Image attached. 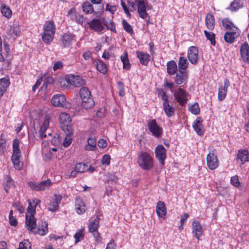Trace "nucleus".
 <instances>
[{
  "instance_id": "f257e3e1",
  "label": "nucleus",
  "mask_w": 249,
  "mask_h": 249,
  "mask_svg": "<svg viewBox=\"0 0 249 249\" xmlns=\"http://www.w3.org/2000/svg\"><path fill=\"white\" fill-rule=\"evenodd\" d=\"M81 99V107L86 109H89L94 106V102L91 97V92L86 87H82L79 91Z\"/></svg>"
},
{
  "instance_id": "f03ea898",
  "label": "nucleus",
  "mask_w": 249,
  "mask_h": 249,
  "mask_svg": "<svg viewBox=\"0 0 249 249\" xmlns=\"http://www.w3.org/2000/svg\"><path fill=\"white\" fill-rule=\"evenodd\" d=\"M137 163L143 170H149L153 167V158L146 152H141L137 158Z\"/></svg>"
},
{
  "instance_id": "7ed1b4c3",
  "label": "nucleus",
  "mask_w": 249,
  "mask_h": 249,
  "mask_svg": "<svg viewBox=\"0 0 249 249\" xmlns=\"http://www.w3.org/2000/svg\"><path fill=\"white\" fill-rule=\"evenodd\" d=\"M13 154L11 160L16 169L20 170L22 166L20 164L19 159L21 157V151L19 149V141L15 139L13 142Z\"/></svg>"
},
{
  "instance_id": "20e7f679",
  "label": "nucleus",
  "mask_w": 249,
  "mask_h": 249,
  "mask_svg": "<svg viewBox=\"0 0 249 249\" xmlns=\"http://www.w3.org/2000/svg\"><path fill=\"white\" fill-rule=\"evenodd\" d=\"M59 118L62 130L67 135L72 134L71 119L70 116L65 112H62L59 115Z\"/></svg>"
},
{
  "instance_id": "39448f33",
  "label": "nucleus",
  "mask_w": 249,
  "mask_h": 249,
  "mask_svg": "<svg viewBox=\"0 0 249 249\" xmlns=\"http://www.w3.org/2000/svg\"><path fill=\"white\" fill-rule=\"evenodd\" d=\"M207 166L210 170H214L218 166L216 152L213 147L209 148V153L206 158Z\"/></svg>"
},
{
  "instance_id": "423d86ee",
  "label": "nucleus",
  "mask_w": 249,
  "mask_h": 249,
  "mask_svg": "<svg viewBox=\"0 0 249 249\" xmlns=\"http://www.w3.org/2000/svg\"><path fill=\"white\" fill-rule=\"evenodd\" d=\"M51 103L53 106L56 107H63L66 108L71 107V104L66 101L65 96L60 94L53 95L51 99Z\"/></svg>"
},
{
  "instance_id": "0eeeda50",
  "label": "nucleus",
  "mask_w": 249,
  "mask_h": 249,
  "mask_svg": "<svg viewBox=\"0 0 249 249\" xmlns=\"http://www.w3.org/2000/svg\"><path fill=\"white\" fill-rule=\"evenodd\" d=\"M147 124L152 135L158 138L161 137L163 133L162 128L158 125L155 119L148 121Z\"/></svg>"
},
{
  "instance_id": "6e6552de",
  "label": "nucleus",
  "mask_w": 249,
  "mask_h": 249,
  "mask_svg": "<svg viewBox=\"0 0 249 249\" xmlns=\"http://www.w3.org/2000/svg\"><path fill=\"white\" fill-rule=\"evenodd\" d=\"M188 95V93L180 87L174 92L175 100L181 106H183L187 103Z\"/></svg>"
},
{
  "instance_id": "1a4fd4ad",
  "label": "nucleus",
  "mask_w": 249,
  "mask_h": 249,
  "mask_svg": "<svg viewBox=\"0 0 249 249\" xmlns=\"http://www.w3.org/2000/svg\"><path fill=\"white\" fill-rule=\"evenodd\" d=\"M187 58L190 62L194 65L197 64L199 60L198 50L196 46L190 47L187 51Z\"/></svg>"
},
{
  "instance_id": "9d476101",
  "label": "nucleus",
  "mask_w": 249,
  "mask_h": 249,
  "mask_svg": "<svg viewBox=\"0 0 249 249\" xmlns=\"http://www.w3.org/2000/svg\"><path fill=\"white\" fill-rule=\"evenodd\" d=\"M137 5V11L140 17L142 19L149 18V17L146 12V6L147 3L144 0H134Z\"/></svg>"
},
{
  "instance_id": "9b49d317",
  "label": "nucleus",
  "mask_w": 249,
  "mask_h": 249,
  "mask_svg": "<svg viewBox=\"0 0 249 249\" xmlns=\"http://www.w3.org/2000/svg\"><path fill=\"white\" fill-rule=\"evenodd\" d=\"M188 74L186 71H178L174 77L175 83L177 85H181L180 87H184L187 83Z\"/></svg>"
},
{
  "instance_id": "f8f14e48",
  "label": "nucleus",
  "mask_w": 249,
  "mask_h": 249,
  "mask_svg": "<svg viewBox=\"0 0 249 249\" xmlns=\"http://www.w3.org/2000/svg\"><path fill=\"white\" fill-rule=\"evenodd\" d=\"M51 185L52 182L49 179L42 181L39 183H34L33 182L29 183L30 188L37 191L45 190L48 188Z\"/></svg>"
},
{
  "instance_id": "ddd939ff",
  "label": "nucleus",
  "mask_w": 249,
  "mask_h": 249,
  "mask_svg": "<svg viewBox=\"0 0 249 249\" xmlns=\"http://www.w3.org/2000/svg\"><path fill=\"white\" fill-rule=\"evenodd\" d=\"M166 150L165 147L161 144L158 145L155 149L156 158L162 165L164 164V160L166 158Z\"/></svg>"
},
{
  "instance_id": "4468645a",
  "label": "nucleus",
  "mask_w": 249,
  "mask_h": 249,
  "mask_svg": "<svg viewBox=\"0 0 249 249\" xmlns=\"http://www.w3.org/2000/svg\"><path fill=\"white\" fill-rule=\"evenodd\" d=\"M230 86L229 81L226 79L224 81V85H220L218 88V99L220 101H223L226 97L227 89Z\"/></svg>"
},
{
  "instance_id": "2eb2a0df",
  "label": "nucleus",
  "mask_w": 249,
  "mask_h": 249,
  "mask_svg": "<svg viewBox=\"0 0 249 249\" xmlns=\"http://www.w3.org/2000/svg\"><path fill=\"white\" fill-rule=\"evenodd\" d=\"M89 27L97 32H101L104 29L101 21L99 19L94 18L88 23Z\"/></svg>"
},
{
  "instance_id": "dca6fc26",
  "label": "nucleus",
  "mask_w": 249,
  "mask_h": 249,
  "mask_svg": "<svg viewBox=\"0 0 249 249\" xmlns=\"http://www.w3.org/2000/svg\"><path fill=\"white\" fill-rule=\"evenodd\" d=\"M36 220L34 215L26 214L25 224L29 231H32L36 228Z\"/></svg>"
},
{
  "instance_id": "f3484780",
  "label": "nucleus",
  "mask_w": 249,
  "mask_h": 249,
  "mask_svg": "<svg viewBox=\"0 0 249 249\" xmlns=\"http://www.w3.org/2000/svg\"><path fill=\"white\" fill-rule=\"evenodd\" d=\"M156 211L158 216L162 218H165L166 214V208L164 203L159 201L157 203Z\"/></svg>"
},
{
  "instance_id": "a211bd4d",
  "label": "nucleus",
  "mask_w": 249,
  "mask_h": 249,
  "mask_svg": "<svg viewBox=\"0 0 249 249\" xmlns=\"http://www.w3.org/2000/svg\"><path fill=\"white\" fill-rule=\"evenodd\" d=\"M193 233L198 239L203 234V229L200 223L197 220H194L192 224Z\"/></svg>"
},
{
  "instance_id": "6ab92c4d",
  "label": "nucleus",
  "mask_w": 249,
  "mask_h": 249,
  "mask_svg": "<svg viewBox=\"0 0 249 249\" xmlns=\"http://www.w3.org/2000/svg\"><path fill=\"white\" fill-rule=\"evenodd\" d=\"M62 197L60 196H54V198L50 202L48 205V210L52 212L58 209L59 204L60 203Z\"/></svg>"
},
{
  "instance_id": "aec40b11",
  "label": "nucleus",
  "mask_w": 249,
  "mask_h": 249,
  "mask_svg": "<svg viewBox=\"0 0 249 249\" xmlns=\"http://www.w3.org/2000/svg\"><path fill=\"white\" fill-rule=\"evenodd\" d=\"M49 123L50 117L49 116L46 115L44 117L43 123L39 131V137L42 139L46 137V134H45V133L49 126Z\"/></svg>"
},
{
  "instance_id": "412c9836",
  "label": "nucleus",
  "mask_w": 249,
  "mask_h": 249,
  "mask_svg": "<svg viewBox=\"0 0 249 249\" xmlns=\"http://www.w3.org/2000/svg\"><path fill=\"white\" fill-rule=\"evenodd\" d=\"M240 53L243 61L249 63V45L247 42H246L241 45Z\"/></svg>"
},
{
  "instance_id": "4be33fe9",
  "label": "nucleus",
  "mask_w": 249,
  "mask_h": 249,
  "mask_svg": "<svg viewBox=\"0 0 249 249\" xmlns=\"http://www.w3.org/2000/svg\"><path fill=\"white\" fill-rule=\"evenodd\" d=\"M10 84L8 76L0 79V98L4 93L7 90V89Z\"/></svg>"
},
{
  "instance_id": "5701e85b",
  "label": "nucleus",
  "mask_w": 249,
  "mask_h": 249,
  "mask_svg": "<svg viewBox=\"0 0 249 249\" xmlns=\"http://www.w3.org/2000/svg\"><path fill=\"white\" fill-rule=\"evenodd\" d=\"M36 229V230L35 231L36 234L44 236L48 232V223L46 221H41Z\"/></svg>"
},
{
  "instance_id": "b1692460",
  "label": "nucleus",
  "mask_w": 249,
  "mask_h": 249,
  "mask_svg": "<svg viewBox=\"0 0 249 249\" xmlns=\"http://www.w3.org/2000/svg\"><path fill=\"white\" fill-rule=\"evenodd\" d=\"M40 202V200L38 199L33 200L32 201H29V206L26 214L34 215L36 213V208Z\"/></svg>"
},
{
  "instance_id": "393cba45",
  "label": "nucleus",
  "mask_w": 249,
  "mask_h": 249,
  "mask_svg": "<svg viewBox=\"0 0 249 249\" xmlns=\"http://www.w3.org/2000/svg\"><path fill=\"white\" fill-rule=\"evenodd\" d=\"M86 206L82 199L80 197L75 199V210L77 213L81 214L85 212Z\"/></svg>"
},
{
  "instance_id": "a878e982",
  "label": "nucleus",
  "mask_w": 249,
  "mask_h": 249,
  "mask_svg": "<svg viewBox=\"0 0 249 249\" xmlns=\"http://www.w3.org/2000/svg\"><path fill=\"white\" fill-rule=\"evenodd\" d=\"M202 119L200 117L197 118L194 122L193 127L196 133L199 136L203 134V131L202 130Z\"/></svg>"
},
{
  "instance_id": "bb28decb",
  "label": "nucleus",
  "mask_w": 249,
  "mask_h": 249,
  "mask_svg": "<svg viewBox=\"0 0 249 249\" xmlns=\"http://www.w3.org/2000/svg\"><path fill=\"white\" fill-rule=\"evenodd\" d=\"M166 65L167 72L169 75H173L178 72L177 65L175 61L171 60L168 61Z\"/></svg>"
},
{
  "instance_id": "cd10ccee",
  "label": "nucleus",
  "mask_w": 249,
  "mask_h": 249,
  "mask_svg": "<svg viewBox=\"0 0 249 249\" xmlns=\"http://www.w3.org/2000/svg\"><path fill=\"white\" fill-rule=\"evenodd\" d=\"M237 159L240 160L242 164L249 161V153L247 150H240L237 155Z\"/></svg>"
},
{
  "instance_id": "c85d7f7f",
  "label": "nucleus",
  "mask_w": 249,
  "mask_h": 249,
  "mask_svg": "<svg viewBox=\"0 0 249 249\" xmlns=\"http://www.w3.org/2000/svg\"><path fill=\"white\" fill-rule=\"evenodd\" d=\"M137 56L139 59V60L141 64L143 65L146 66L149 60L150 55L147 53L138 51L137 52Z\"/></svg>"
},
{
  "instance_id": "c756f323",
  "label": "nucleus",
  "mask_w": 249,
  "mask_h": 249,
  "mask_svg": "<svg viewBox=\"0 0 249 249\" xmlns=\"http://www.w3.org/2000/svg\"><path fill=\"white\" fill-rule=\"evenodd\" d=\"M75 9L74 8L71 9L68 13L67 16L71 17V18L72 20L75 19L76 21L79 23V24H82L84 21V17L82 15L80 14H74L73 15V14L74 13Z\"/></svg>"
},
{
  "instance_id": "7c9ffc66",
  "label": "nucleus",
  "mask_w": 249,
  "mask_h": 249,
  "mask_svg": "<svg viewBox=\"0 0 249 249\" xmlns=\"http://www.w3.org/2000/svg\"><path fill=\"white\" fill-rule=\"evenodd\" d=\"M20 33L19 26L17 24H14L11 26L10 29L7 31V34L13 36L14 39H15L16 37L18 36Z\"/></svg>"
},
{
  "instance_id": "2f4dec72",
  "label": "nucleus",
  "mask_w": 249,
  "mask_h": 249,
  "mask_svg": "<svg viewBox=\"0 0 249 249\" xmlns=\"http://www.w3.org/2000/svg\"><path fill=\"white\" fill-rule=\"evenodd\" d=\"M99 224V218L96 216L95 218L93 220H89V231L90 232H92L98 231V228Z\"/></svg>"
},
{
  "instance_id": "473e14b6",
  "label": "nucleus",
  "mask_w": 249,
  "mask_h": 249,
  "mask_svg": "<svg viewBox=\"0 0 249 249\" xmlns=\"http://www.w3.org/2000/svg\"><path fill=\"white\" fill-rule=\"evenodd\" d=\"M163 106L164 111L168 117H171L175 114V108L171 106L169 103H163Z\"/></svg>"
},
{
  "instance_id": "72a5a7b5",
  "label": "nucleus",
  "mask_w": 249,
  "mask_h": 249,
  "mask_svg": "<svg viewBox=\"0 0 249 249\" xmlns=\"http://www.w3.org/2000/svg\"><path fill=\"white\" fill-rule=\"evenodd\" d=\"M189 63L186 58L184 57L180 56L178 58V70L181 71H185V70L188 67Z\"/></svg>"
},
{
  "instance_id": "f704fd0d",
  "label": "nucleus",
  "mask_w": 249,
  "mask_h": 249,
  "mask_svg": "<svg viewBox=\"0 0 249 249\" xmlns=\"http://www.w3.org/2000/svg\"><path fill=\"white\" fill-rule=\"evenodd\" d=\"M243 7V0H234L228 8L231 11H236Z\"/></svg>"
},
{
  "instance_id": "c9c22d12",
  "label": "nucleus",
  "mask_w": 249,
  "mask_h": 249,
  "mask_svg": "<svg viewBox=\"0 0 249 249\" xmlns=\"http://www.w3.org/2000/svg\"><path fill=\"white\" fill-rule=\"evenodd\" d=\"M205 23L209 30H213L214 28L215 23L213 16L211 14H208L206 18Z\"/></svg>"
},
{
  "instance_id": "e433bc0d",
  "label": "nucleus",
  "mask_w": 249,
  "mask_h": 249,
  "mask_svg": "<svg viewBox=\"0 0 249 249\" xmlns=\"http://www.w3.org/2000/svg\"><path fill=\"white\" fill-rule=\"evenodd\" d=\"M43 30L44 32L50 33H52L54 34L55 28L53 22L52 21L46 22L43 27Z\"/></svg>"
},
{
  "instance_id": "4c0bfd02",
  "label": "nucleus",
  "mask_w": 249,
  "mask_h": 249,
  "mask_svg": "<svg viewBox=\"0 0 249 249\" xmlns=\"http://www.w3.org/2000/svg\"><path fill=\"white\" fill-rule=\"evenodd\" d=\"M96 142L95 138L90 137L88 139V145H86V150L93 151L96 148Z\"/></svg>"
},
{
  "instance_id": "58836bf2",
  "label": "nucleus",
  "mask_w": 249,
  "mask_h": 249,
  "mask_svg": "<svg viewBox=\"0 0 249 249\" xmlns=\"http://www.w3.org/2000/svg\"><path fill=\"white\" fill-rule=\"evenodd\" d=\"M96 66L97 70L101 73L105 74L107 72V65L102 61L100 60L96 61Z\"/></svg>"
},
{
  "instance_id": "ea45409f",
  "label": "nucleus",
  "mask_w": 249,
  "mask_h": 249,
  "mask_svg": "<svg viewBox=\"0 0 249 249\" xmlns=\"http://www.w3.org/2000/svg\"><path fill=\"white\" fill-rule=\"evenodd\" d=\"M73 40L72 36L65 34L62 38V42L64 47H69L70 46Z\"/></svg>"
},
{
  "instance_id": "a19ab883",
  "label": "nucleus",
  "mask_w": 249,
  "mask_h": 249,
  "mask_svg": "<svg viewBox=\"0 0 249 249\" xmlns=\"http://www.w3.org/2000/svg\"><path fill=\"white\" fill-rule=\"evenodd\" d=\"M121 60L123 63V69L129 70L130 69V64L128 58V55L126 52L123 55L121 56Z\"/></svg>"
},
{
  "instance_id": "79ce46f5",
  "label": "nucleus",
  "mask_w": 249,
  "mask_h": 249,
  "mask_svg": "<svg viewBox=\"0 0 249 249\" xmlns=\"http://www.w3.org/2000/svg\"><path fill=\"white\" fill-rule=\"evenodd\" d=\"M83 11L87 14L93 12V7L89 1H86L82 4Z\"/></svg>"
},
{
  "instance_id": "37998d69",
  "label": "nucleus",
  "mask_w": 249,
  "mask_h": 249,
  "mask_svg": "<svg viewBox=\"0 0 249 249\" xmlns=\"http://www.w3.org/2000/svg\"><path fill=\"white\" fill-rule=\"evenodd\" d=\"M235 32H227L225 34L224 39L229 43H232L235 40Z\"/></svg>"
},
{
  "instance_id": "c03bdc74",
  "label": "nucleus",
  "mask_w": 249,
  "mask_h": 249,
  "mask_svg": "<svg viewBox=\"0 0 249 249\" xmlns=\"http://www.w3.org/2000/svg\"><path fill=\"white\" fill-rule=\"evenodd\" d=\"M54 35L52 33H50L43 32L42 35V39L44 43H50L53 40Z\"/></svg>"
},
{
  "instance_id": "a18cd8bd",
  "label": "nucleus",
  "mask_w": 249,
  "mask_h": 249,
  "mask_svg": "<svg viewBox=\"0 0 249 249\" xmlns=\"http://www.w3.org/2000/svg\"><path fill=\"white\" fill-rule=\"evenodd\" d=\"M223 26L227 30H232L235 26L232 22L228 18H224L222 20Z\"/></svg>"
},
{
  "instance_id": "49530a36",
  "label": "nucleus",
  "mask_w": 249,
  "mask_h": 249,
  "mask_svg": "<svg viewBox=\"0 0 249 249\" xmlns=\"http://www.w3.org/2000/svg\"><path fill=\"white\" fill-rule=\"evenodd\" d=\"M122 25L123 28L125 32L131 35L134 34V31L132 26L128 23L127 21L124 19L122 20Z\"/></svg>"
},
{
  "instance_id": "de8ad7c7",
  "label": "nucleus",
  "mask_w": 249,
  "mask_h": 249,
  "mask_svg": "<svg viewBox=\"0 0 249 249\" xmlns=\"http://www.w3.org/2000/svg\"><path fill=\"white\" fill-rule=\"evenodd\" d=\"M75 76L72 74L68 75L66 76L65 80L63 81L64 83H66V84H64V86L68 87L69 85H74V82L75 80Z\"/></svg>"
},
{
  "instance_id": "09e8293b",
  "label": "nucleus",
  "mask_w": 249,
  "mask_h": 249,
  "mask_svg": "<svg viewBox=\"0 0 249 249\" xmlns=\"http://www.w3.org/2000/svg\"><path fill=\"white\" fill-rule=\"evenodd\" d=\"M1 12L2 15L7 18H9L11 17L12 14V11L9 7L5 5H1Z\"/></svg>"
},
{
  "instance_id": "8fccbe9b",
  "label": "nucleus",
  "mask_w": 249,
  "mask_h": 249,
  "mask_svg": "<svg viewBox=\"0 0 249 249\" xmlns=\"http://www.w3.org/2000/svg\"><path fill=\"white\" fill-rule=\"evenodd\" d=\"M103 23L108 30L116 33L115 25L111 20H104Z\"/></svg>"
},
{
  "instance_id": "3c124183",
  "label": "nucleus",
  "mask_w": 249,
  "mask_h": 249,
  "mask_svg": "<svg viewBox=\"0 0 249 249\" xmlns=\"http://www.w3.org/2000/svg\"><path fill=\"white\" fill-rule=\"evenodd\" d=\"M87 165L85 163L79 162L75 165L74 169L76 172L78 173H82L87 170Z\"/></svg>"
},
{
  "instance_id": "603ef678",
  "label": "nucleus",
  "mask_w": 249,
  "mask_h": 249,
  "mask_svg": "<svg viewBox=\"0 0 249 249\" xmlns=\"http://www.w3.org/2000/svg\"><path fill=\"white\" fill-rule=\"evenodd\" d=\"M204 34L207 39L211 41V44L214 46L216 43L215 40V34L212 32H209L207 31H204Z\"/></svg>"
},
{
  "instance_id": "864d4df0",
  "label": "nucleus",
  "mask_w": 249,
  "mask_h": 249,
  "mask_svg": "<svg viewBox=\"0 0 249 249\" xmlns=\"http://www.w3.org/2000/svg\"><path fill=\"white\" fill-rule=\"evenodd\" d=\"M75 239V243H77L79 242L82 241L84 237V234L83 232V230H79L76 232L73 236Z\"/></svg>"
},
{
  "instance_id": "5fc2aeb1",
  "label": "nucleus",
  "mask_w": 249,
  "mask_h": 249,
  "mask_svg": "<svg viewBox=\"0 0 249 249\" xmlns=\"http://www.w3.org/2000/svg\"><path fill=\"white\" fill-rule=\"evenodd\" d=\"M75 80L74 82L73 86L75 87H78L82 86L85 84V81L80 76L76 75L75 76Z\"/></svg>"
},
{
  "instance_id": "6e6d98bb",
  "label": "nucleus",
  "mask_w": 249,
  "mask_h": 249,
  "mask_svg": "<svg viewBox=\"0 0 249 249\" xmlns=\"http://www.w3.org/2000/svg\"><path fill=\"white\" fill-rule=\"evenodd\" d=\"M192 113L195 115H197L200 112V108L198 104L197 103H194L192 105L189 109Z\"/></svg>"
},
{
  "instance_id": "4d7b16f0",
  "label": "nucleus",
  "mask_w": 249,
  "mask_h": 249,
  "mask_svg": "<svg viewBox=\"0 0 249 249\" xmlns=\"http://www.w3.org/2000/svg\"><path fill=\"white\" fill-rule=\"evenodd\" d=\"M28 247L29 249H31V244L28 240H25L19 243L18 248L17 249H28Z\"/></svg>"
},
{
  "instance_id": "13d9d810",
  "label": "nucleus",
  "mask_w": 249,
  "mask_h": 249,
  "mask_svg": "<svg viewBox=\"0 0 249 249\" xmlns=\"http://www.w3.org/2000/svg\"><path fill=\"white\" fill-rule=\"evenodd\" d=\"M9 223L12 226H16L18 224L17 220L13 215V211L10 212L9 215Z\"/></svg>"
},
{
  "instance_id": "bf43d9fd",
  "label": "nucleus",
  "mask_w": 249,
  "mask_h": 249,
  "mask_svg": "<svg viewBox=\"0 0 249 249\" xmlns=\"http://www.w3.org/2000/svg\"><path fill=\"white\" fill-rule=\"evenodd\" d=\"M14 185L13 180L10 177H7V181L4 187V190L6 193L8 192L9 189Z\"/></svg>"
},
{
  "instance_id": "052dcab7",
  "label": "nucleus",
  "mask_w": 249,
  "mask_h": 249,
  "mask_svg": "<svg viewBox=\"0 0 249 249\" xmlns=\"http://www.w3.org/2000/svg\"><path fill=\"white\" fill-rule=\"evenodd\" d=\"M118 88L119 89V94L121 96H124L125 94V91L124 89V85L122 82L119 81L118 82Z\"/></svg>"
},
{
  "instance_id": "680f3d73",
  "label": "nucleus",
  "mask_w": 249,
  "mask_h": 249,
  "mask_svg": "<svg viewBox=\"0 0 249 249\" xmlns=\"http://www.w3.org/2000/svg\"><path fill=\"white\" fill-rule=\"evenodd\" d=\"M231 184L236 187H238L240 186V182L239 181L238 177L237 176H234L231 177Z\"/></svg>"
},
{
  "instance_id": "e2e57ef3",
  "label": "nucleus",
  "mask_w": 249,
  "mask_h": 249,
  "mask_svg": "<svg viewBox=\"0 0 249 249\" xmlns=\"http://www.w3.org/2000/svg\"><path fill=\"white\" fill-rule=\"evenodd\" d=\"M64 64L62 61H58L54 63L53 66V70L56 71L58 70H60L63 68Z\"/></svg>"
},
{
  "instance_id": "0e129e2a",
  "label": "nucleus",
  "mask_w": 249,
  "mask_h": 249,
  "mask_svg": "<svg viewBox=\"0 0 249 249\" xmlns=\"http://www.w3.org/2000/svg\"><path fill=\"white\" fill-rule=\"evenodd\" d=\"M71 135L72 134H71L70 135H67L66 134V137L63 141V145L65 147L69 146L71 143V141H72V139L71 138Z\"/></svg>"
},
{
  "instance_id": "69168bd1",
  "label": "nucleus",
  "mask_w": 249,
  "mask_h": 249,
  "mask_svg": "<svg viewBox=\"0 0 249 249\" xmlns=\"http://www.w3.org/2000/svg\"><path fill=\"white\" fill-rule=\"evenodd\" d=\"M110 161V156L109 155H104L103 156L102 163L103 164L109 165Z\"/></svg>"
},
{
  "instance_id": "338daca9",
  "label": "nucleus",
  "mask_w": 249,
  "mask_h": 249,
  "mask_svg": "<svg viewBox=\"0 0 249 249\" xmlns=\"http://www.w3.org/2000/svg\"><path fill=\"white\" fill-rule=\"evenodd\" d=\"M121 5L122 6L123 9L124 13L126 15L127 17H130L131 14L129 11V9L127 8V6L126 5L125 2L122 0L121 1Z\"/></svg>"
},
{
  "instance_id": "774afa93",
  "label": "nucleus",
  "mask_w": 249,
  "mask_h": 249,
  "mask_svg": "<svg viewBox=\"0 0 249 249\" xmlns=\"http://www.w3.org/2000/svg\"><path fill=\"white\" fill-rule=\"evenodd\" d=\"M91 233H92V235H93L94 238H95V241L97 242L100 243L101 242V241H102L101 237L100 234L99 233L98 231H96L92 232Z\"/></svg>"
}]
</instances>
